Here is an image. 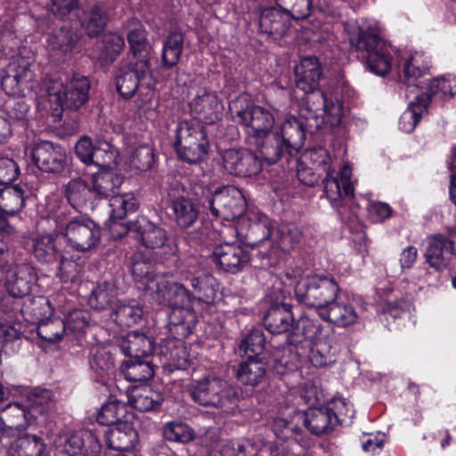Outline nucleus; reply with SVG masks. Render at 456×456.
I'll use <instances>...</instances> for the list:
<instances>
[{
	"label": "nucleus",
	"mask_w": 456,
	"mask_h": 456,
	"mask_svg": "<svg viewBox=\"0 0 456 456\" xmlns=\"http://www.w3.org/2000/svg\"><path fill=\"white\" fill-rule=\"evenodd\" d=\"M41 225L62 235L70 249L86 253L100 242L101 227L92 219L84 216H71L66 207H58L46 217Z\"/></svg>",
	"instance_id": "obj_1"
},
{
	"label": "nucleus",
	"mask_w": 456,
	"mask_h": 456,
	"mask_svg": "<svg viewBox=\"0 0 456 456\" xmlns=\"http://www.w3.org/2000/svg\"><path fill=\"white\" fill-rule=\"evenodd\" d=\"M266 329L274 334L289 332L295 323L290 305L288 304L273 305L264 319Z\"/></svg>",
	"instance_id": "obj_32"
},
{
	"label": "nucleus",
	"mask_w": 456,
	"mask_h": 456,
	"mask_svg": "<svg viewBox=\"0 0 456 456\" xmlns=\"http://www.w3.org/2000/svg\"><path fill=\"white\" fill-rule=\"evenodd\" d=\"M208 203L213 216L227 221L242 216L247 206L242 192L234 186L216 190Z\"/></svg>",
	"instance_id": "obj_13"
},
{
	"label": "nucleus",
	"mask_w": 456,
	"mask_h": 456,
	"mask_svg": "<svg viewBox=\"0 0 456 456\" xmlns=\"http://www.w3.org/2000/svg\"><path fill=\"white\" fill-rule=\"evenodd\" d=\"M273 235L271 220L266 216H260L256 220L249 223L244 237L251 247H258L272 240Z\"/></svg>",
	"instance_id": "obj_43"
},
{
	"label": "nucleus",
	"mask_w": 456,
	"mask_h": 456,
	"mask_svg": "<svg viewBox=\"0 0 456 456\" xmlns=\"http://www.w3.org/2000/svg\"><path fill=\"white\" fill-rule=\"evenodd\" d=\"M323 183L326 196L334 208H338L344 197L354 196L352 169L346 165L343 166L338 173L328 168Z\"/></svg>",
	"instance_id": "obj_17"
},
{
	"label": "nucleus",
	"mask_w": 456,
	"mask_h": 456,
	"mask_svg": "<svg viewBox=\"0 0 456 456\" xmlns=\"http://www.w3.org/2000/svg\"><path fill=\"white\" fill-rule=\"evenodd\" d=\"M179 287V283L173 282L162 276L156 277L145 284V289L152 296L154 300L170 307L175 298V290Z\"/></svg>",
	"instance_id": "obj_39"
},
{
	"label": "nucleus",
	"mask_w": 456,
	"mask_h": 456,
	"mask_svg": "<svg viewBox=\"0 0 456 456\" xmlns=\"http://www.w3.org/2000/svg\"><path fill=\"white\" fill-rule=\"evenodd\" d=\"M6 456H48L47 445L37 435L15 433L8 444Z\"/></svg>",
	"instance_id": "obj_25"
},
{
	"label": "nucleus",
	"mask_w": 456,
	"mask_h": 456,
	"mask_svg": "<svg viewBox=\"0 0 456 456\" xmlns=\"http://www.w3.org/2000/svg\"><path fill=\"white\" fill-rule=\"evenodd\" d=\"M224 170L237 177H252L262 170L260 159L247 149H228L222 152Z\"/></svg>",
	"instance_id": "obj_15"
},
{
	"label": "nucleus",
	"mask_w": 456,
	"mask_h": 456,
	"mask_svg": "<svg viewBox=\"0 0 456 456\" xmlns=\"http://www.w3.org/2000/svg\"><path fill=\"white\" fill-rule=\"evenodd\" d=\"M266 374V364L258 357L248 355L236 369L237 379L245 386L256 387Z\"/></svg>",
	"instance_id": "obj_33"
},
{
	"label": "nucleus",
	"mask_w": 456,
	"mask_h": 456,
	"mask_svg": "<svg viewBox=\"0 0 456 456\" xmlns=\"http://www.w3.org/2000/svg\"><path fill=\"white\" fill-rule=\"evenodd\" d=\"M41 223L42 220L39 222V226L43 232L37 233L31 239V251L37 261L41 263H52L56 259L58 255L55 237L59 234L50 231L49 228L43 227Z\"/></svg>",
	"instance_id": "obj_30"
},
{
	"label": "nucleus",
	"mask_w": 456,
	"mask_h": 456,
	"mask_svg": "<svg viewBox=\"0 0 456 456\" xmlns=\"http://www.w3.org/2000/svg\"><path fill=\"white\" fill-rule=\"evenodd\" d=\"M66 196L69 204L77 209L93 206L95 200L91 187L81 179H74L68 183Z\"/></svg>",
	"instance_id": "obj_42"
},
{
	"label": "nucleus",
	"mask_w": 456,
	"mask_h": 456,
	"mask_svg": "<svg viewBox=\"0 0 456 456\" xmlns=\"http://www.w3.org/2000/svg\"><path fill=\"white\" fill-rule=\"evenodd\" d=\"M115 82L117 91L124 99L134 97V104L138 110L151 107L157 80L146 60H137L121 69Z\"/></svg>",
	"instance_id": "obj_2"
},
{
	"label": "nucleus",
	"mask_w": 456,
	"mask_h": 456,
	"mask_svg": "<svg viewBox=\"0 0 456 456\" xmlns=\"http://www.w3.org/2000/svg\"><path fill=\"white\" fill-rule=\"evenodd\" d=\"M164 398L160 392L152 388H143L134 398V408L141 411L157 410L162 403Z\"/></svg>",
	"instance_id": "obj_58"
},
{
	"label": "nucleus",
	"mask_w": 456,
	"mask_h": 456,
	"mask_svg": "<svg viewBox=\"0 0 456 456\" xmlns=\"http://www.w3.org/2000/svg\"><path fill=\"white\" fill-rule=\"evenodd\" d=\"M401 59L403 75L409 79L420 77L429 69V58L423 52L414 51Z\"/></svg>",
	"instance_id": "obj_48"
},
{
	"label": "nucleus",
	"mask_w": 456,
	"mask_h": 456,
	"mask_svg": "<svg viewBox=\"0 0 456 456\" xmlns=\"http://www.w3.org/2000/svg\"><path fill=\"white\" fill-rule=\"evenodd\" d=\"M281 11L295 20L306 18L311 10V0H275Z\"/></svg>",
	"instance_id": "obj_63"
},
{
	"label": "nucleus",
	"mask_w": 456,
	"mask_h": 456,
	"mask_svg": "<svg viewBox=\"0 0 456 456\" xmlns=\"http://www.w3.org/2000/svg\"><path fill=\"white\" fill-rule=\"evenodd\" d=\"M65 334V323L61 318L48 317L37 323V335L49 343L60 342Z\"/></svg>",
	"instance_id": "obj_53"
},
{
	"label": "nucleus",
	"mask_w": 456,
	"mask_h": 456,
	"mask_svg": "<svg viewBox=\"0 0 456 456\" xmlns=\"http://www.w3.org/2000/svg\"><path fill=\"white\" fill-rule=\"evenodd\" d=\"M190 108L199 119L213 123L221 116L224 105L216 92L204 90L191 102Z\"/></svg>",
	"instance_id": "obj_26"
},
{
	"label": "nucleus",
	"mask_w": 456,
	"mask_h": 456,
	"mask_svg": "<svg viewBox=\"0 0 456 456\" xmlns=\"http://www.w3.org/2000/svg\"><path fill=\"white\" fill-rule=\"evenodd\" d=\"M265 345V338L263 330L255 329L241 340L240 349L248 356L257 357L263 352Z\"/></svg>",
	"instance_id": "obj_61"
},
{
	"label": "nucleus",
	"mask_w": 456,
	"mask_h": 456,
	"mask_svg": "<svg viewBox=\"0 0 456 456\" xmlns=\"http://www.w3.org/2000/svg\"><path fill=\"white\" fill-rule=\"evenodd\" d=\"M153 150L148 145L135 149L129 158L130 167L140 172L148 171L154 164Z\"/></svg>",
	"instance_id": "obj_64"
},
{
	"label": "nucleus",
	"mask_w": 456,
	"mask_h": 456,
	"mask_svg": "<svg viewBox=\"0 0 456 456\" xmlns=\"http://www.w3.org/2000/svg\"><path fill=\"white\" fill-rule=\"evenodd\" d=\"M244 98L239 97L230 103L229 109L233 120L245 127L252 140L268 138L269 134L273 133V114L261 106L244 105Z\"/></svg>",
	"instance_id": "obj_10"
},
{
	"label": "nucleus",
	"mask_w": 456,
	"mask_h": 456,
	"mask_svg": "<svg viewBox=\"0 0 456 456\" xmlns=\"http://www.w3.org/2000/svg\"><path fill=\"white\" fill-rule=\"evenodd\" d=\"M37 274L33 266L20 264L12 267L6 275L5 289L13 298H22L37 285Z\"/></svg>",
	"instance_id": "obj_18"
},
{
	"label": "nucleus",
	"mask_w": 456,
	"mask_h": 456,
	"mask_svg": "<svg viewBox=\"0 0 456 456\" xmlns=\"http://www.w3.org/2000/svg\"><path fill=\"white\" fill-rule=\"evenodd\" d=\"M45 86L50 103L56 106L54 110L61 112L64 110H77L84 106L89 99L91 84L87 77L76 73L63 83L47 80Z\"/></svg>",
	"instance_id": "obj_6"
},
{
	"label": "nucleus",
	"mask_w": 456,
	"mask_h": 456,
	"mask_svg": "<svg viewBox=\"0 0 456 456\" xmlns=\"http://www.w3.org/2000/svg\"><path fill=\"white\" fill-rule=\"evenodd\" d=\"M349 42L352 49L362 53L370 72L382 77L391 70V46L376 30H352Z\"/></svg>",
	"instance_id": "obj_5"
},
{
	"label": "nucleus",
	"mask_w": 456,
	"mask_h": 456,
	"mask_svg": "<svg viewBox=\"0 0 456 456\" xmlns=\"http://www.w3.org/2000/svg\"><path fill=\"white\" fill-rule=\"evenodd\" d=\"M35 62L32 51L23 46L12 56L4 70L1 86L6 94L12 96H25L35 86V74L31 69Z\"/></svg>",
	"instance_id": "obj_8"
},
{
	"label": "nucleus",
	"mask_w": 456,
	"mask_h": 456,
	"mask_svg": "<svg viewBox=\"0 0 456 456\" xmlns=\"http://www.w3.org/2000/svg\"><path fill=\"white\" fill-rule=\"evenodd\" d=\"M289 15L281 9L273 7L265 8L259 16V26L261 28H287L289 25Z\"/></svg>",
	"instance_id": "obj_57"
},
{
	"label": "nucleus",
	"mask_w": 456,
	"mask_h": 456,
	"mask_svg": "<svg viewBox=\"0 0 456 456\" xmlns=\"http://www.w3.org/2000/svg\"><path fill=\"white\" fill-rule=\"evenodd\" d=\"M120 348L131 359H142L152 353L154 344L151 338L142 333L130 332L123 338Z\"/></svg>",
	"instance_id": "obj_35"
},
{
	"label": "nucleus",
	"mask_w": 456,
	"mask_h": 456,
	"mask_svg": "<svg viewBox=\"0 0 456 456\" xmlns=\"http://www.w3.org/2000/svg\"><path fill=\"white\" fill-rule=\"evenodd\" d=\"M191 396L200 405L223 409L236 403L239 392L227 380L208 376L192 383Z\"/></svg>",
	"instance_id": "obj_9"
},
{
	"label": "nucleus",
	"mask_w": 456,
	"mask_h": 456,
	"mask_svg": "<svg viewBox=\"0 0 456 456\" xmlns=\"http://www.w3.org/2000/svg\"><path fill=\"white\" fill-rule=\"evenodd\" d=\"M446 247L443 234H435L426 239L424 256L431 268L441 271L448 267L452 254Z\"/></svg>",
	"instance_id": "obj_27"
},
{
	"label": "nucleus",
	"mask_w": 456,
	"mask_h": 456,
	"mask_svg": "<svg viewBox=\"0 0 456 456\" xmlns=\"http://www.w3.org/2000/svg\"><path fill=\"white\" fill-rule=\"evenodd\" d=\"M117 296V288L112 281H102L93 289L88 301L92 307L102 310L111 307Z\"/></svg>",
	"instance_id": "obj_46"
},
{
	"label": "nucleus",
	"mask_w": 456,
	"mask_h": 456,
	"mask_svg": "<svg viewBox=\"0 0 456 456\" xmlns=\"http://www.w3.org/2000/svg\"><path fill=\"white\" fill-rule=\"evenodd\" d=\"M90 366L97 372H108L114 367V358L110 350L102 346H94L90 352Z\"/></svg>",
	"instance_id": "obj_56"
},
{
	"label": "nucleus",
	"mask_w": 456,
	"mask_h": 456,
	"mask_svg": "<svg viewBox=\"0 0 456 456\" xmlns=\"http://www.w3.org/2000/svg\"><path fill=\"white\" fill-rule=\"evenodd\" d=\"M296 420L300 421L302 430L305 428L310 434L322 436L330 434L337 426V418L327 407L309 408L296 413Z\"/></svg>",
	"instance_id": "obj_20"
},
{
	"label": "nucleus",
	"mask_w": 456,
	"mask_h": 456,
	"mask_svg": "<svg viewBox=\"0 0 456 456\" xmlns=\"http://www.w3.org/2000/svg\"><path fill=\"white\" fill-rule=\"evenodd\" d=\"M126 405L117 400L104 403L97 414V421L103 426H116L125 418Z\"/></svg>",
	"instance_id": "obj_54"
},
{
	"label": "nucleus",
	"mask_w": 456,
	"mask_h": 456,
	"mask_svg": "<svg viewBox=\"0 0 456 456\" xmlns=\"http://www.w3.org/2000/svg\"><path fill=\"white\" fill-rule=\"evenodd\" d=\"M305 104L311 118H321L322 123L330 127L340 125L344 115L343 103L332 94L323 91L313 92L306 95Z\"/></svg>",
	"instance_id": "obj_12"
},
{
	"label": "nucleus",
	"mask_w": 456,
	"mask_h": 456,
	"mask_svg": "<svg viewBox=\"0 0 456 456\" xmlns=\"http://www.w3.org/2000/svg\"><path fill=\"white\" fill-rule=\"evenodd\" d=\"M183 35L179 30L172 31L167 37L162 50L161 64L165 69H172L180 59L183 52Z\"/></svg>",
	"instance_id": "obj_45"
},
{
	"label": "nucleus",
	"mask_w": 456,
	"mask_h": 456,
	"mask_svg": "<svg viewBox=\"0 0 456 456\" xmlns=\"http://www.w3.org/2000/svg\"><path fill=\"white\" fill-rule=\"evenodd\" d=\"M213 258L224 271L235 273L248 264L250 256L248 251L240 244L224 242L216 246Z\"/></svg>",
	"instance_id": "obj_19"
},
{
	"label": "nucleus",
	"mask_w": 456,
	"mask_h": 456,
	"mask_svg": "<svg viewBox=\"0 0 456 456\" xmlns=\"http://www.w3.org/2000/svg\"><path fill=\"white\" fill-rule=\"evenodd\" d=\"M53 444L57 452L63 456H85L88 449L94 451L99 447L96 436L90 430L60 434Z\"/></svg>",
	"instance_id": "obj_16"
},
{
	"label": "nucleus",
	"mask_w": 456,
	"mask_h": 456,
	"mask_svg": "<svg viewBox=\"0 0 456 456\" xmlns=\"http://www.w3.org/2000/svg\"><path fill=\"white\" fill-rule=\"evenodd\" d=\"M122 177L110 170H101L92 175L91 189L95 200L110 198L117 193Z\"/></svg>",
	"instance_id": "obj_34"
},
{
	"label": "nucleus",
	"mask_w": 456,
	"mask_h": 456,
	"mask_svg": "<svg viewBox=\"0 0 456 456\" xmlns=\"http://www.w3.org/2000/svg\"><path fill=\"white\" fill-rule=\"evenodd\" d=\"M253 143L258 149L261 157L269 164L276 163L286 151V143L279 133H271L268 138H256Z\"/></svg>",
	"instance_id": "obj_41"
},
{
	"label": "nucleus",
	"mask_w": 456,
	"mask_h": 456,
	"mask_svg": "<svg viewBox=\"0 0 456 456\" xmlns=\"http://www.w3.org/2000/svg\"><path fill=\"white\" fill-rule=\"evenodd\" d=\"M127 41L134 57L138 60H146L147 63H150L152 45L146 30H130L127 34Z\"/></svg>",
	"instance_id": "obj_51"
},
{
	"label": "nucleus",
	"mask_w": 456,
	"mask_h": 456,
	"mask_svg": "<svg viewBox=\"0 0 456 456\" xmlns=\"http://www.w3.org/2000/svg\"><path fill=\"white\" fill-rule=\"evenodd\" d=\"M296 413L298 411L288 407L273 419V430L278 438L287 440L302 432L300 421L296 420Z\"/></svg>",
	"instance_id": "obj_40"
},
{
	"label": "nucleus",
	"mask_w": 456,
	"mask_h": 456,
	"mask_svg": "<svg viewBox=\"0 0 456 456\" xmlns=\"http://www.w3.org/2000/svg\"><path fill=\"white\" fill-rule=\"evenodd\" d=\"M175 222L180 229L192 226L199 218L200 209L191 199L179 197L172 201Z\"/></svg>",
	"instance_id": "obj_38"
},
{
	"label": "nucleus",
	"mask_w": 456,
	"mask_h": 456,
	"mask_svg": "<svg viewBox=\"0 0 456 456\" xmlns=\"http://www.w3.org/2000/svg\"><path fill=\"white\" fill-rule=\"evenodd\" d=\"M52 405V393L49 390H35L28 396L27 411L34 421L39 415L45 414Z\"/></svg>",
	"instance_id": "obj_55"
},
{
	"label": "nucleus",
	"mask_w": 456,
	"mask_h": 456,
	"mask_svg": "<svg viewBox=\"0 0 456 456\" xmlns=\"http://www.w3.org/2000/svg\"><path fill=\"white\" fill-rule=\"evenodd\" d=\"M106 443L114 451L129 452L137 443V433L128 421L120 422L106 433Z\"/></svg>",
	"instance_id": "obj_28"
},
{
	"label": "nucleus",
	"mask_w": 456,
	"mask_h": 456,
	"mask_svg": "<svg viewBox=\"0 0 456 456\" xmlns=\"http://www.w3.org/2000/svg\"><path fill=\"white\" fill-rule=\"evenodd\" d=\"M430 103V95L419 94L412 101L407 110L401 115L399 119V128L406 133L414 130L422 115L428 111Z\"/></svg>",
	"instance_id": "obj_37"
},
{
	"label": "nucleus",
	"mask_w": 456,
	"mask_h": 456,
	"mask_svg": "<svg viewBox=\"0 0 456 456\" xmlns=\"http://www.w3.org/2000/svg\"><path fill=\"white\" fill-rule=\"evenodd\" d=\"M32 422L26 406L20 403H10L0 411V428L10 430L12 436Z\"/></svg>",
	"instance_id": "obj_31"
},
{
	"label": "nucleus",
	"mask_w": 456,
	"mask_h": 456,
	"mask_svg": "<svg viewBox=\"0 0 456 456\" xmlns=\"http://www.w3.org/2000/svg\"><path fill=\"white\" fill-rule=\"evenodd\" d=\"M174 147L180 159L190 164L200 162L210 147L205 126L196 119L181 121L175 128Z\"/></svg>",
	"instance_id": "obj_7"
},
{
	"label": "nucleus",
	"mask_w": 456,
	"mask_h": 456,
	"mask_svg": "<svg viewBox=\"0 0 456 456\" xmlns=\"http://www.w3.org/2000/svg\"><path fill=\"white\" fill-rule=\"evenodd\" d=\"M110 219L121 220L130 212H134L138 208V201L133 194H123L110 197Z\"/></svg>",
	"instance_id": "obj_52"
},
{
	"label": "nucleus",
	"mask_w": 456,
	"mask_h": 456,
	"mask_svg": "<svg viewBox=\"0 0 456 456\" xmlns=\"http://www.w3.org/2000/svg\"><path fill=\"white\" fill-rule=\"evenodd\" d=\"M32 162L38 170L47 174H58L64 170L67 156L64 150L50 141H40L27 148Z\"/></svg>",
	"instance_id": "obj_14"
},
{
	"label": "nucleus",
	"mask_w": 456,
	"mask_h": 456,
	"mask_svg": "<svg viewBox=\"0 0 456 456\" xmlns=\"http://www.w3.org/2000/svg\"><path fill=\"white\" fill-rule=\"evenodd\" d=\"M285 277L289 285L294 286L298 302L308 307H315L319 316L322 308L328 307L339 290L334 280L326 276H303L299 270H291L285 273Z\"/></svg>",
	"instance_id": "obj_3"
},
{
	"label": "nucleus",
	"mask_w": 456,
	"mask_h": 456,
	"mask_svg": "<svg viewBox=\"0 0 456 456\" xmlns=\"http://www.w3.org/2000/svg\"><path fill=\"white\" fill-rule=\"evenodd\" d=\"M323 321L330 322L335 326L346 328L359 321V314L354 304L347 298L338 295L326 308H322L320 316Z\"/></svg>",
	"instance_id": "obj_21"
},
{
	"label": "nucleus",
	"mask_w": 456,
	"mask_h": 456,
	"mask_svg": "<svg viewBox=\"0 0 456 456\" xmlns=\"http://www.w3.org/2000/svg\"><path fill=\"white\" fill-rule=\"evenodd\" d=\"M77 41L74 30H53L48 37V45L52 50H60L67 53L72 50Z\"/></svg>",
	"instance_id": "obj_60"
},
{
	"label": "nucleus",
	"mask_w": 456,
	"mask_h": 456,
	"mask_svg": "<svg viewBox=\"0 0 456 456\" xmlns=\"http://www.w3.org/2000/svg\"><path fill=\"white\" fill-rule=\"evenodd\" d=\"M25 199V191L21 186H6L0 191V209L13 216L23 208Z\"/></svg>",
	"instance_id": "obj_49"
},
{
	"label": "nucleus",
	"mask_w": 456,
	"mask_h": 456,
	"mask_svg": "<svg viewBox=\"0 0 456 456\" xmlns=\"http://www.w3.org/2000/svg\"><path fill=\"white\" fill-rule=\"evenodd\" d=\"M311 117L288 116L281 126V134L286 143V151L289 155L296 154L303 146L305 138V128L310 125L307 122Z\"/></svg>",
	"instance_id": "obj_24"
},
{
	"label": "nucleus",
	"mask_w": 456,
	"mask_h": 456,
	"mask_svg": "<svg viewBox=\"0 0 456 456\" xmlns=\"http://www.w3.org/2000/svg\"><path fill=\"white\" fill-rule=\"evenodd\" d=\"M184 338L169 332V338L162 340L159 345L165 364L171 370H186L192 364L193 359L182 341Z\"/></svg>",
	"instance_id": "obj_22"
},
{
	"label": "nucleus",
	"mask_w": 456,
	"mask_h": 456,
	"mask_svg": "<svg viewBox=\"0 0 456 456\" xmlns=\"http://www.w3.org/2000/svg\"><path fill=\"white\" fill-rule=\"evenodd\" d=\"M125 46V40L116 31H108L102 36L99 45L101 53L99 59L104 62H112L119 55Z\"/></svg>",
	"instance_id": "obj_50"
},
{
	"label": "nucleus",
	"mask_w": 456,
	"mask_h": 456,
	"mask_svg": "<svg viewBox=\"0 0 456 456\" xmlns=\"http://www.w3.org/2000/svg\"><path fill=\"white\" fill-rule=\"evenodd\" d=\"M124 378L131 382H142L151 379L154 375L152 365L142 359H130L120 367Z\"/></svg>",
	"instance_id": "obj_47"
},
{
	"label": "nucleus",
	"mask_w": 456,
	"mask_h": 456,
	"mask_svg": "<svg viewBox=\"0 0 456 456\" xmlns=\"http://www.w3.org/2000/svg\"><path fill=\"white\" fill-rule=\"evenodd\" d=\"M296 86L304 91L306 95L318 89V85L322 77V67L314 56L303 57L299 64L295 67Z\"/></svg>",
	"instance_id": "obj_23"
},
{
	"label": "nucleus",
	"mask_w": 456,
	"mask_h": 456,
	"mask_svg": "<svg viewBox=\"0 0 456 456\" xmlns=\"http://www.w3.org/2000/svg\"><path fill=\"white\" fill-rule=\"evenodd\" d=\"M163 434L167 440L182 444L189 443L195 438L194 430L183 422L167 423Z\"/></svg>",
	"instance_id": "obj_59"
},
{
	"label": "nucleus",
	"mask_w": 456,
	"mask_h": 456,
	"mask_svg": "<svg viewBox=\"0 0 456 456\" xmlns=\"http://www.w3.org/2000/svg\"><path fill=\"white\" fill-rule=\"evenodd\" d=\"M116 321L121 326L136 324L142 316V309L136 304H121L114 311Z\"/></svg>",
	"instance_id": "obj_62"
},
{
	"label": "nucleus",
	"mask_w": 456,
	"mask_h": 456,
	"mask_svg": "<svg viewBox=\"0 0 456 456\" xmlns=\"http://www.w3.org/2000/svg\"><path fill=\"white\" fill-rule=\"evenodd\" d=\"M302 240L301 229L293 224H281L272 239L271 246L284 252L293 250Z\"/></svg>",
	"instance_id": "obj_44"
},
{
	"label": "nucleus",
	"mask_w": 456,
	"mask_h": 456,
	"mask_svg": "<svg viewBox=\"0 0 456 456\" xmlns=\"http://www.w3.org/2000/svg\"><path fill=\"white\" fill-rule=\"evenodd\" d=\"M19 308L28 322L37 324L49 317L53 312L49 299L43 296L26 298L20 307L19 304L12 306V310Z\"/></svg>",
	"instance_id": "obj_36"
},
{
	"label": "nucleus",
	"mask_w": 456,
	"mask_h": 456,
	"mask_svg": "<svg viewBox=\"0 0 456 456\" xmlns=\"http://www.w3.org/2000/svg\"><path fill=\"white\" fill-rule=\"evenodd\" d=\"M295 328L309 342V360L314 366L323 368L336 362L338 347L330 329L308 316H302Z\"/></svg>",
	"instance_id": "obj_4"
},
{
	"label": "nucleus",
	"mask_w": 456,
	"mask_h": 456,
	"mask_svg": "<svg viewBox=\"0 0 456 456\" xmlns=\"http://www.w3.org/2000/svg\"><path fill=\"white\" fill-rule=\"evenodd\" d=\"M135 231L141 243L148 248H163L168 240L167 232L162 225L145 217L137 220Z\"/></svg>",
	"instance_id": "obj_29"
},
{
	"label": "nucleus",
	"mask_w": 456,
	"mask_h": 456,
	"mask_svg": "<svg viewBox=\"0 0 456 456\" xmlns=\"http://www.w3.org/2000/svg\"><path fill=\"white\" fill-rule=\"evenodd\" d=\"M175 292V298L168 313V331L180 338H187L196 326L197 315L190 306V292L181 284Z\"/></svg>",
	"instance_id": "obj_11"
}]
</instances>
